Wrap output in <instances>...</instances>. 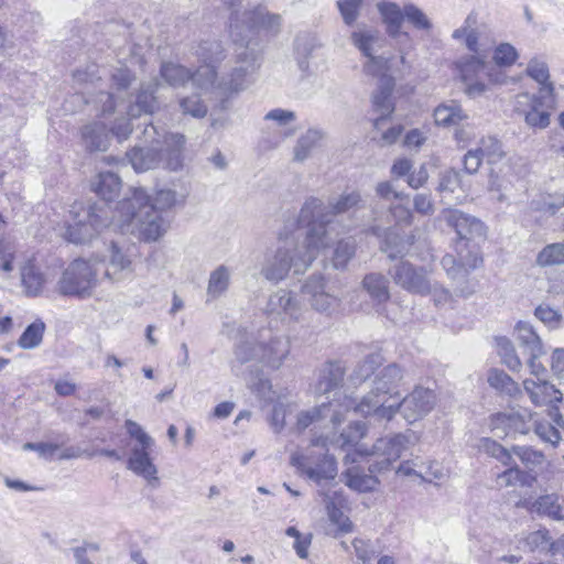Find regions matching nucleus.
I'll return each mask as SVG.
<instances>
[{
  "label": "nucleus",
  "instance_id": "c9c22d12",
  "mask_svg": "<svg viewBox=\"0 0 564 564\" xmlns=\"http://www.w3.org/2000/svg\"><path fill=\"white\" fill-rule=\"evenodd\" d=\"M516 338L529 355L542 356L543 346L533 327L527 322H519L514 328Z\"/></svg>",
  "mask_w": 564,
  "mask_h": 564
},
{
  "label": "nucleus",
  "instance_id": "bf43d9fd",
  "mask_svg": "<svg viewBox=\"0 0 564 564\" xmlns=\"http://www.w3.org/2000/svg\"><path fill=\"white\" fill-rule=\"evenodd\" d=\"M366 433V426L361 422L350 424L338 437L337 443L340 447L356 444Z\"/></svg>",
  "mask_w": 564,
  "mask_h": 564
},
{
  "label": "nucleus",
  "instance_id": "603ef678",
  "mask_svg": "<svg viewBox=\"0 0 564 564\" xmlns=\"http://www.w3.org/2000/svg\"><path fill=\"white\" fill-rule=\"evenodd\" d=\"M44 328L45 325L42 322L29 325L19 338V346L24 349H32L39 346L43 339Z\"/></svg>",
  "mask_w": 564,
  "mask_h": 564
},
{
  "label": "nucleus",
  "instance_id": "e433bc0d",
  "mask_svg": "<svg viewBox=\"0 0 564 564\" xmlns=\"http://www.w3.org/2000/svg\"><path fill=\"white\" fill-rule=\"evenodd\" d=\"M120 188L121 181L119 176L111 172L99 173L97 178L93 182V191L106 202L115 199Z\"/></svg>",
  "mask_w": 564,
  "mask_h": 564
},
{
  "label": "nucleus",
  "instance_id": "f704fd0d",
  "mask_svg": "<svg viewBox=\"0 0 564 564\" xmlns=\"http://www.w3.org/2000/svg\"><path fill=\"white\" fill-rule=\"evenodd\" d=\"M344 376L345 367L341 362H327L321 370L317 389L324 393L330 392L343 382Z\"/></svg>",
  "mask_w": 564,
  "mask_h": 564
},
{
  "label": "nucleus",
  "instance_id": "4be33fe9",
  "mask_svg": "<svg viewBox=\"0 0 564 564\" xmlns=\"http://www.w3.org/2000/svg\"><path fill=\"white\" fill-rule=\"evenodd\" d=\"M347 468L343 471L341 478L345 485L358 492H369L377 489L380 481L377 477L378 473L366 474L365 470L356 465V463L345 464Z\"/></svg>",
  "mask_w": 564,
  "mask_h": 564
},
{
  "label": "nucleus",
  "instance_id": "dca6fc26",
  "mask_svg": "<svg viewBox=\"0 0 564 564\" xmlns=\"http://www.w3.org/2000/svg\"><path fill=\"white\" fill-rule=\"evenodd\" d=\"M348 411L349 409H345L344 398H336L328 403H322L319 406L301 412L297 415L296 425L299 430H305L312 423L326 417H329L330 422L337 425L344 421L345 414Z\"/></svg>",
  "mask_w": 564,
  "mask_h": 564
},
{
  "label": "nucleus",
  "instance_id": "6ab92c4d",
  "mask_svg": "<svg viewBox=\"0 0 564 564\" xmlns=\"http://www.w3.org/2000/svg\"><path fill=\"white\" fill-rule=\"evenodd\" d=\"M265 313L269 316L280 317L282 321H297L302 310L292 292L281 289L270 295Z\"/></svg>",
  "mask_w": 564,
  "mask_h": 564
},
{
  "label": "nucleus",
  "instance_id": "4d7b16f0",
  "mask_svg": "<svg viewBox=\"0 0 564 564\" xmlns=\"http://www.w3.org/2000/svg\"><path fill=\"white\" fill-rule=\"evenodd\" d=\"M126 429L128 434L137 441L133 447L153 448L154 440L145 433L140 424L132 420H127Z\"/></svg>",
  "mask_w": 564,
  "mask_h": 564
},
{
  "label": "nucleus",
  "instance_id": "20e7f679",
  "mask_svg": "<svg viewBox=\"0 0 564 564\" xmlns=\"http://www.w3.org/2000/svg\"><path fill=\"white\" fill-rule=\"evenodd\" d=\"M404 378V370L398 364H390L379 369L371 379L370 390L357 402L344 397L345 409L369 417L375 422H389L394 417V400L400 397L399 387Z\"/></svg>",
  "mask_w": 564,
  "mask_h": 564
},
{
  "label": "nucleus",
  "instance_id": "49530a36",
  "mask_svg": "<svg viewBox=\"0 0 564 564\" xmlns=\"http://www.w3.org/2000/svg\"><path fill=\"white\" fill-rule=\"evenodd\" d=\"M456 253V259L460 264H464L465 269H468V273L478 268L482 262L478 248L471 245L470 241L457 242Z\"/></svg>",
  "mask_w": 564,
  "mask_h": 564
},
{
  "label": "nucleus",
  "instance_id": "bb28decb",
  "mask_svg": "<svg viewBox=\"0 0 564 564\" xmlns=\"http://www.w3.org/2000/svg\"><path fill=\"white\" fill-rule=\"evenodd\" d=\"M52 276L42 271L33 262H28L21 269V281L28 296H39Z\"/></svg>",
  "mask_w": 564,
  "mask_h": 564
},
{
  "label": "nucleus",
  "instance_id": "5fc2aeb1",
  "mask_svg": "<svg viewBox=\"0 0 564 564\" xmlns=\"http://www.w3.org/2000/svg\"><path fill=\"white\" fill-rule=\"evenodd\" d=\"M534 315L549 328H558L564 323L563 315L546 304H541L535 308Z\"/></svg>",
  "mask_w": 564,
  "mask_h": 564
},
{
  "label": "nucleus",
  "instance_id": "f3484780",
  "mask_svg": "<svg viewBox=\"0 0 564 564\" xmlns=\"http://www.w3.org/2000/svg\"><path fill=\"white\" fill-rule=\"evenodd\" d=\"M324 502L329 522L335 527L329 529L327 534L334 538L340 534L349 533L354 529L350 519L344 513L343 509L347 506V500L341 492L324 494Z\"/></svg>",
  "mask_w": 564,
  "mask_h": 564
},
{
  "label": "nucleus",
  "instance_id": "864d4df0",
  "mask_svg": "<svg viewBox=\"0 0 564 564\" xmlns=\"http://www.w3.org/2000/svg\"><path fill=\"white\" fill-rule=\"evenodd\" d=\"M442 267L445 270L447 276L456 282L465 281L468 276V269L464 268V264L456 259L454 254H445L442 258Z\"/></svg>",
  "mask_w": 564,
  "mask_h": 564
},
{
  "label": "nucleus",
  "instance_id": "4c0bfd02",
  "mask_svg": "<svg viewBox=\"0 0 564 564\" xmlns=\"http://www.w3.org/2000/svg\"><path fill=\"white\" fill-rule=\"evenodd\" d=\"M383 361L384 358L379 352L367 355L356 365L352 373L350 375V380L354 383H361L371 377L373 378L379 368L382 366Z\"/></svg>",
  "mask_w": 564,
  "mask_h": 564
},
{
  "label": "nucleus",
  "instance_id": "3c124183",
  "mask_svg": "<svg viewBox=\"0 0 564 564\" xmlns=\"http://www.w3.org/2000/svg\"><path fill=\"white\" fill-rule=\"evenodd\" d=\"M404 20L419 31L430 32L433 28L430 18L413 3L404 4Z\"/></svg>",
  "mask_w": 564,
  "mask_h": 564
},
{
  "label": "nucleus",
  "instance_id": "e2e57ef3",
  "mask_svg": "<svg viewBox=\"0 0 564 564\" xmlns=\"http://www.w3.org/2000/svg\"><path fill=\"white\" fill-rule=\"evenodd\" d=\"M419 469L417 477L425 481L432 482L445 477L444 468L437 462L421 463Z\"/></svg>",
  "mask_w": 564,
  "mask_h": 564
},
{
  "label": "nucleus",
  "instance_id": "2eb2a0df",
  "mask_svg": "<svg viewBox=\"0 0 564 564\" xmlns=\"http://www.w3.org/2000/svg\"><path fill=\"white\" fill-rule=\"evenodd\" d=\"M291 465L317 484H321L322 480L334 479L337 475L336 460L328 454H324L319 462L313 466L311 456L293 453L291 455Z\"/></svg>",
  "mask_w": 564,
  "mask_h": 564
},
{
  "label": "nucleus",
  "instance_id": "c756f323",
  "mask_svg": "<svg viewBox=\"0 0 564 564\" xmlns=\"http://www.w3.org/2000/svg\"><path fill=\"white\" fill-rule=\"evenodd\" d=\"M437 191L444 198L463 202L467 197V188L463 184L459 172L453 169L445 170L440 174Z\"/></svg>",
  "mask_w": 564,
  "mask_h": 564
},
{
  "label": "nucleus",
  "instance_id": "f8f14e48",
  "mask_svg": "<svg viewBox=\"0 0 564 564\" xmlns=\"http://www.w3.org/2000/svg\"><path fill=\"white\" fill-rule=\"evenodd\" d=\"M389 275L401 289L417 295H427L431 275L423 267H415L409 261H399L389 269Z\"/></svg>",
  "mask_w": 564,
  "mask_h": 564
},
{
  "label": "nucleus",
  "instance_id": "aec40b11",
  "mask_svg": "<svg viewBox=\"0 0 564 564\" xmlns=\"http://www.w3.org/2000/svg\"><path fill=\"white\" fill-rule=\"evenodd\" d=\"M133 272L132 253L130 249L111 242L109 248L108 268L105 276L112 281H122Z\"/></svg>",
  "mask_w": 564,
  "mask_h": 564
},
{
  "label": "nucleus",
  "instance_id": "2f4dec72",
  "mask_svg": "<svg viewBox=\"0 0 564 564\" xmlns=\"http://www.w3.org/2000/svg\"><path fill=\"white\" fill-rule=\"evenodd\" d=\"M351 41L365 57L380 54L384 43L379 32L371 29H359L352 32Z\"/></svg>",
  "mask_w": 564,
  "mask_h": 564
},
{
  "label": "nucleus",
  "instance_id": "a878e982",
  "mask_svg": "<svg viewBox=\"0 0 564 564\" xmlns=\"http://www.w3.org/2000/svg\"><path fill=\"white\" fill-rule=\"evenodd\" d=\"M530 511L554 521H564V497L552 492L538 497L530 506Z\"/></svg>",
  "mask_w": 564,
  "mask_h": 564
},
{
  "label": "nucleus",
  "instance_id": "79ce46f5",
  "mask_svg": "<svg viewBox=\"0 0 564 564\" xmlns=\"http://www.w3.org/2000/svg\"><path fill=\"white\" fill-rule=\"evenodd\" d=\"M362 286L375 301L382 303L389 300L388 280L381 273H369L362 280Z\"/></svg>",
  "mask_w": 564,
  "mask_h": 564
},
{
  "label": "nucleus",
  "instance_id": "7ed1b4c3",
  "mask_svg": "<svg viewBox=\"0 0 564 564\" xmlns=\"http://www.w3.org/2000/svg\"><path fill=\"white\" fill-rule=\"evenodd\" d=\"M325 226L326 221L322 219L313 221L301 245L293 236L281 234L278 248L264 256L261 267L263 278L270 282L279 283L288 276L291 269L295 274L304 273L319 252L327 248Z\"/></svg>",
  "mask_w": 564,
  "mask_h": 564
},
{
  "label": "nucleus",
  "instance_id": "423d86ee",
  "mask_svg": "<svg viewBox=\"0 0 564 564\" xmlns=\"http://www.w3.org/2000/svg\"><path fill=\"white\" fill-rule=\"evenodd\" d=\"M365 206L361 194L358 191L344 192L338 197L328 200L327 205L317 197H310L303 204L297 223L311 229L313 221H326L327 247L333 241V231L335 228L334 217L351 210H358Z\"/></svg>",
  "mask_w": 564,
  "mask_h": 564
},
{
  "label": "nucleus",
  "instance_id": "4468645a",
  "mask_svg": "<svg viewBox=\"0 0 564 564\" xmlns=\"http://www.w3.org/2000/svg\"><path fill=\"white\" fill-rule=\"evenodd\" d=\"M441 217L458 235L457 242L470 241L485 235V226L478 218L458 209L446 208L442 210Z\"/></svg>",
  "mask_w": 564,
  "mask_h": 564
},
{
  "label": "nucleus",
  "instance_id": "052dcab7",
  "mask_svg": "<svg viewBox=\"0 0 564 564\" xmlns=\"http://www.w3.org/2000/svg\"><path fill=\"white\" fill-rule=\"evenodd\" d=\"M368 61L364 65V69L368 75L375 76L379 78L381 82L383 76H388V59L383 57L381 54L367 56Z\"/></svg>",
  "mask_w": 564,
  "mask_h": 564
},
{
  "label": "nucleus",
  "instance_id": "338daca9",
  "mask_svg": "<svg viewBox=\"0 0 564 564\" xmlns=\"http://www.w3.org/2000/svg\"><path fill=\"white\" fill-rule=\"evenodd\" d=\"M512 412L510 413H497L491 417V430L496 436H507L512 432Z\"/></svg>",
  "mask_w": 564,
  "mask_h": 564
},
{
  "label": "nucleus",
  "instance_id": "9d476101",
  "mask_svg": "<svg viewBox=\"0 0 564 564\" xmlns=\"http://www.w3.org/2000/svg\"><path fill=\"white\" fill-rule=\"evenodd\" d=\"M160 75L172 87H182L191 80L193 86L200 90L212 88L216 79V70L208 66H200L195 73H192L185 66L173 62L163 63Z\"/></svg>",
  "mask_w": 564,
  "mask_h": 564
},
{
  "label": "nucleus",
  "instance_id": "ea45409f",
  "mask_svg": "<svg viewBox=\"0 0 564 564\" xmlns=\"http://www.w3.org/2000/svg\"><path fill=\"white\" fill-rule=\"evenodd\" d=\"M477 25V18L475 14H469L464 24L456 29L453 32V39L455 40H463L465 42L466 47L475 53L476 55H480V48L478 45V32L476 30Z\"/></svg>",
  "mask_w": 564,
  "mask_h": 564
},
{
  "label": "nucleus",
  "instance_id": "680f3d73",
  "mask_svg": "<svg viewBox=\"0 0 564 564\" xmlns=\"http://www.w3.org/2000/svg\"><path fill=\"white\" fill-rule=\"evenodd\" d=\"M180 107L185 115L195 118H203L207 113V107L202 102L198 96L184 97L180 100Z\"/></svg>",
  "mask_w": 564,
  "mask_h": 564
},
{
  "label": "nucleus",
  "instance_id": "f03ea898",
  "mask_svg": "<svg viewBox=\"0 0 564 564\" xmlns=\"http://www.w3.org/2000/svg\"><path fill=\"white\" fill-rule=\"evenodd\" d=\"M228 3L235 15L234 28L235 35V56L236 66L234 67L228 82L224 85L227 90L241 91L246 89L252 82V75L257 72L260 66V46L258 41L253 37L245 40V37L238 39L240 33L238 32V22L241 21L246 24L250 33H254L253 29L261 28L268 32L276 33L281 26V17L279 14L270 13L264 7H257L250 9V0H223Z\"/></svg>",
  "mask_w": 564,
  "mask_h": 564
},
{
  "label": "nucleus",
  "instance_id": "c85d7f7f",
  "mask_svg": "<svg viewBox=\"0 0 564 564\" xmlns=\"http://www.w3.org/2000/svg\"><path fill=\"white\" fill-rule=\"evenodd\" d=\"M377 8L390 36H408V33H403L401 30L404 21V7L401 8L395 2L382 1L377 4Z\"/></svg>",
  "mask_w": 564,
  "mask_h": 564
},
{
  "label": "nucleus",
  "instance_id": "0eeeda50",
  "mask_svg": "<svg viewBox=\"0 0 564 564\" xmlns=\"http://www.w3.org/2000/svg\"><path fill=\"white\" fill-rule=\"evenodd\" d=\"M416 441L412 431L381 437L376 441L370 449L358 446L354 452H348L344 457V464L357 463L359 457L373 455L381 457L380 460L369 465L371 473H383L389 470L392 463L397 462Z\"/></svg>",
  "mask_w": 564,
  "mask_h": 564
},
{
  "label": "nucleus",
  "instance_id": "6e6552de",
  "mask_svg": "<svg viewBox=\"0 0 564 564\" xmlns=\"http://www.w3.org/2000/svg\"><path fill=\"white\" fill-rule=\"evenodd\" d=\"M99 262L75 259L63 271L56 291L64 296L87 299L98 285Z\"/></svg>",
  "mask_w": 564,
  "mask_h": 564
},
{
  "label": "nucleus",
  "instance_id": "a18cd8bd",
  "mask_svg": "<svg viewBox=\"0 0 564 564\" xmlns=\"http://www.w3.org/2000/svg\"><path fill=\"white\" fill-rule=\"evenodd\" d=\"M539 267H553L564 264V240L546 245L536 256Z\"/></svg>",
  "mask_w": 564,
  "mask_h": 564
},
{
  "label": "nucleus",
  "instance_id": "1a4fd4ad",
  "mask_svg": "<svg viewBox=\"0 0 564 564\" xmlns=\"http://www.w3.org/2000/svg\"><path fill=\"white\" fill-rule=\"evenodd\" d=\"M456 66L465 84V93L473 98L482 95L487 89L486 84L480 80L482 75L494 84H502L506 78L501 72L491 68L481 55L460 58Z\"/></svg>",
  "mask_w": 564,
  "mask_h": 564
},
{
  "label": "nucleus",
  "instance_id": "8fccbe9b",
  "mask_svg": "<svg viewBox=\"0 0 564 564\" xmlns=\"http://www.w3.org/2000/svg\"><path fill=\"white\" fill-rule=\"evenodd\" d=\"M497 351L505 364L511 371H519L521 369V360L518 357L512 343L506 337H499L496 339Z\"/></svg>",
  "mask_w": 564,
  "mask_h": 564
},
{
  "label": "nucleus",
  "instance_id": "37998d69",
  "mask_svg": "<svg viewBox=\"0 0 564 564\" xmlns=\"http://www.w3.org/2000/svg\"><path fill=\"white\" fill-rule=\"evenodd\" d=\"M487 382L492 389L507 395H514L520 391L518 383L500 369H490L487 375Z\"/></svg>",
  "mask_w": 564,
  "mask_h": 564
},
{
  "label": "nucleus",
  "instance_id": "de8ad7c7",
  "mask_svg": "<svg viewBox=\"0 0 564 564\" xmlns=\"http://www.w3.org/2000/svg\"><path fill=\"white\" fill-rule=\"evenodd\" d=\"M196 55L204 62L203 66H208L215 70L213 63L223 59L224 47L217 40H206L198 45Z\"/></svg>",
  "mask_w": 564,
  "mask_h": 564
},
{
  "label": "nucleus",
  "instance_id": "72a5a7b5",
  "mask_svg": "<svg viewBox=\"0 0 564 564\" xmlns=\"http://www.w3.org/2000/svg\"><path fill=\"white\" fill-rule=\"evenodd\" d=\"M85 147L90 151H106L110 143L109 132L104 123L87 124L82 131Z\"/></svg>",
  "mask_w": 564,
  "mask_h": 564
},
{
  "label": "nucleus",
  "instance_id": "393cba45",
  "mask_svg": "<svg viewBox=\"0 0 564 564\" xmlns=\"http://www.w3.org/2000/svg\"><path fill=\"white\" fill-rule=\"evenodd\" d=\"M394 87V80L391 76H383L379 82L378 91L373 95V106L380 116L375 120V128L381 130L386 123L387 117L393 111L391 102V93Z\"/></svg>",
  "mask_w": 564,
  "mask_h": 564
},
{
  "label": "nucleus",
  "instance_id": "f257e3e1",
  "mask_svg": "<svg viewBox=\"0 0 564 564\" xmlns=\"http://www.w3.org/2000/svg\"><path fill=\"white\" fill-rule=\"evenodd\" d=\"M182 203L183 198L173 189H160L150 198L142 188H134L132 196L119 202L115 212L107 203L74 205L64 237L73 243H86L102 229L113 226L145 241H155L169 226L162 213Z\"/></svg>",
  "mask_w": 564,
  "mask_h": 564
},
{
  "label": "nucleus",
  "instance_id": "cd10ccee",
  "mask_svg": "<svg viewBox=\"0 0 564 564\" xmlns=\"http://www.w3.org/2000/svg\"><path fill=\"white\" fill-rule=\"evenodd\" d=\"M551 421H534L535 434L545 443L555 446L562 440L561 431L564 429V420L562 414L555 409L549 413Z\"/></svg>",
  "mask_w": 564,
  "mask_h": 564
},
{
  "label": "nucleus",
  "instance_id": "5701e85b",
  "mask_svg": "<svg viewBox=\"0 0 564 564\" xmlns=\"http://www.w3.org/2000/svg\"><path fill=\"white\" fill-rule=\"evenodd\" d=\"M523 388L529 394L531 402L538 406L562 400V392L546 380L525 379Z\"/></svg>",
  "mask_w": 564,
  "mask_h": 564
},
{
  "label": "nucleus",
  "instance_id": "473e14b6",
  "mask_svg": "<svg viewBox=\"0 0 564 564\" xmlns=\"http://www.w3.org/2000/svg\"><path fill=\"white\" fill-rule=\"evenodd\" d=\"M434 120L437 126L452 127L457 126L462 121L468 119L467 113L462 106L455 100H449L438 105L434 110Z\"/></svg>",
  "mask_w": 564,
  "mask_h": 564
},
{
  "label": "nucleus",
  "instance_id": "13d9d810",
  "mask_svg": "<svg viewBox=\"0 0 564 564\" xmlns=\"http://www.w3.org/2000/svg\"><path fill=\"white\" fill-rule=\"evenodd\" d=\"M126 429L128 434L137 441L133 447L153 448L154 440L145 433L140 424L132 420H127Z\"/></svg>",
  "mask_w": 564,
  "mask_h": 564
},
{
  "label": "nucleus",
  "instance_id": "6e6d98bb",
  "mask_svg": "<svg viewBox=\"0 0 564 564\" xmlns=\"http://www.w3.org/2000/svg\"><path fill=\"white\" fill-rule=\"evenodd\" d=\"M492 58L496 65L500 67H508L513 65L517 61L518 52L511 44L501 43L495 48Z\"/></svg>",
  "mask_w": 564,
  "mask_h": 564
},
{
  "label": "nucleus",
  "instance_id": "0e129e2a",
  "mask_svg": "<svg viewBox=\"0 0 564 564\" xmlns=\"http://www.w3.org/2000/svg\"><path fill=\"white\" fill-rule=\"evenodd\" d=\"M482 448L488 455L497 458L503 465L508 466V465L512 464L511 452L506 449L503 446H501L497 442L486 438V440H484Z\"/></svg>",
  "mask_w": 564,
  "mask_h": 564
},
{
  "label": "nucleus",
  "instance_id": "774afa93",
  "mask_svg": "<svg viewBox=\"0 0 564 564\" xmlns=\"http://www.w3.org/2000/svg\"><path fill=\"white\" fill-rule=\"evenodd\" d=\"M525 122L533 128H546L550 124L547 109L532 104V109L525 115Z\"/></svg>",
  "mask_w": 564,
  "mask_h": 564
},
{
  "label": "nucleus",
  "instance_id": "c03bdc74",
  "mask_svg": "<svg viewBox=\"0 0 564 564\" xmlns=\"http://www.w3.org/2000/svg\"><path fill=\"white\" fill-rule=\"evenodd\" d=\"M356 242L352 238H345L337 241L332 257L330 262L335 269H344L355 256Z\"/></svg>",
  "mask_w": 564,
  "mask_h": 564
},
{
  "label": "nucleus",
  "instance_id": "a19ab883",
  "mask_svg": "<svg viewBox=\"0 0 564 564\" xmlns=\"http://www.w3.org/2000/svg\"><path fill=\"white\" fill-rule=\"evenodd\" d=\"M231 271L228 267L221 264L210 272L207 296L210 300H216L221 296L229 288Z\"/></svg>",
  "mask_w": 564,
  "mask_h": 564
},
{
  "label": "nucleus",
  "instance_id": "b1692460",
  "mask_svg": "<svg viewBox=\"0 0 564 564\" xmlns=\"http://www.w3.org/2000/svg\"><path fill=\"white\" fill-rule=\"evenodd\" d=\"M153 448L132 447L127 467L147 481H158V468L153 464L150 454Z\"/></svg>",
  "mask_w": 564,
  "mask_h": 564
},
{
  "label": "nucleus",
  "instance_id": "ddd939ff",
  "mask_svg": "<svg viewBox=\"0 0 564 564\" xmlns=\"http://www.w3.org/2000/svg\"><path fill=\"white\" fill-rule=\"evenodd\" d=\"M301 291L304 299L318 312L328 313L339 303L338 296L328 290L322 275H311L302 285Z\"/></svg>",
  "mask_w": 564,
  "mask_h": 564
},
{
  "label": "nucleus",
  "instance_id": "412c9836",
  "mask_svg": "<svg viewBox=\"0 0 564 564\" xmlns=\"http://www.w3.org/2000/svg\"><path fill=\"white\" fill-rule=\"evenodd\" d=\"M159 86L160 84L156 79L141 84L135 94L134 100L127 107V116L130 118H138L143 113H153L159 107L154 95Z\"/></svg>",
  "mask_w": 564,
  "mask_h": 564
},
{
  "label": "nucleus",
  "instance_id": "39448f33",
  "mask_svg": "<svg viewBox=\"0 0 564 564\" xmlns=\"http://www.w3.org/2000/svg\"><path fill=\"white\" fill-rule=\"evenodd\" d=\"M142 140L145 147H135L127 154L137 172L158 167L177 171L182 167L183 134L159 131L155 126L148 123L142 131Z\"/></svg>",
  "mask_w": 564,
  "mask_h": 564
},
{
  "label": "nucleus",
  "instance_id": "7c9ffc66",
  "mask_svg": "<svg viewBox=\"0 0 564 564\" xmlns=\"http://www.w3.org/2000/svg\"><path fill=\"white\" fill-rule=\"evenodd\" d=\"M324 135L325 133L321 129H307L295 142L293 148V161L297 163L306 161L324 139Z\"/></svg>",
  "mask_w": 564,
  "mask_h": 564
},
{
  "label": "nucleus",
  "instance_id": "a211bd4d",
  "mask_svg": "<svg viewBox=\"0 0 564 564\" xmlns=\"http://www.w3.org/2000/svg\"><path fill=\"white\" fill-rule=\"evenodd\" d=\"M291 354V341L286 336H272L260 344L259 360L271 370H279Z\"/></svg>",
  "mask_w": 564,
  "mask_h": 564
},
{
  "label": "nucleus",
  "instance_id": "9b49d317",
  "mask_svg": "<svg viewBox=\"0 0 564 564\" xmlns=\"http://www.w3.org/2000/svg\"><path fill=\"white\" fill-rule=\"evenodd\" d=\"M436 402L437 397L433 389L415 386L404 398L394 400V415L400 412L408 423L413 424L427 415Z\"/></svg>",
  "mask_w": 564,
  "mask_h": 564
},
{
  "label": "nucleus",
  "instance_id": "09e8293b",
  "mask_svg": "<svg viewBox=\"0 0 564 564\" xmlns=\"http://www.w3.org/2000/svg\"><path fill=\"white\" fill-rule=\"evenodd\" d=\"M477 149L489 164L500 162L506 155L501 142L494 137L482 138Z\"/></svg>",
  "mask_w": 564,
  "mask_h": 564
},
{
  "label": "nucleus",
  "instance_id": "69168bd1",
  "mask_svg": "<svg viewBox=\"0 0 564 564\" xmlns=\"http://www.w3.org/2000/svg\"><path fill=\"white\" fill-rule=\"evenodd\" d=\"M235 356L236 360L241 365L253 359H259L260 344L254 345L253 343L250 341H242L239 345H237L235 349Z\"/></svg>",
  "mask_w": 564,
  "mask_h": 564
},
{
  "label": "nucleus",
  "instance_id": "58836bf2",
  "mask_svg": "<svg viewBox=\"0 0 564 564\" xmlns=\"http://www.w3.org/2000/svg\"><path fill=\"white\" fill-rule=\"evenodd\" d=\"M412 243L413 241L410 238L404 239L395 229H390L386 232L380 249L390 259H395L406 254Z\"/></svg>",
  "mask_w": 564,
  "mask_h": 564
}]
</instances>
